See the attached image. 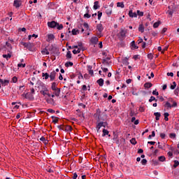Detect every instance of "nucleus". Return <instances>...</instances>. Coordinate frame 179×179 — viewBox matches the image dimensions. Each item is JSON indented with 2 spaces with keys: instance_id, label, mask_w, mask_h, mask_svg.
<instances>
[{
  "instance_id": "obj_43",
  "label": "nucleus",
  "mask_w": 179,
  "mask_h": 179,
  "mask_svg": "<svg viewBox=\"0 0 179 179\" xmlns=\"http://www.w3.org/2000/svg\"><path fill=\"white\" fill-rule=\"evenodd\" d=\"M136 15H137V16L142 17V16H143V12H142V11H141L139 10H137Z\"/></svg>"
},
{
  "instance_id": "obj_15",
  "label": "nucleus",
  "mask_w": 179,
  "mask_h": 179,
  "mask_svg": "<svg viewBox=\"0 0 179 179\" xmlns=\"http://www.w3.org/2000/svg\"><path fill=\"white\" fill-rule=\"evenodd\" d=\"M154 115L155 116L156 121H159V120H160V117H162V114L159 112L154 113Z\"/></svg>"
},
{
  "instance_id": "obj_17",
  "label": "nucleus",
  "mask_w": 179,
  "mask_h": 179,
  "mask_svg": "<svg viewBox=\"0 0 179 179\" xmlns=\"http://www.w3.org/2000/svg\"><path fill=\"white\" fill-rule=\"evenodd\" d=\"M152 86H153V84H152L151 83H145L144 84L145 89H150V87H152Z\"/></svg>"
},
{
  "instance_id": "obj_18",
  "label": "nucleus",
  "mask_w": 179,
  "mask_h": 179,
  "mask_svg": "<svg viewBox=\"0 0 179 179\" xmlns=\"http://www.w3.org/2000/svg\"><path fill=\"white\" fill-rule=\"evenodd\" d=\"M93 8H94V10H97V9H99V8H100V6L99 5V1H94Z\"/></svg>"
},
{
  "instance_id": "obj_26",
  "label": "nucleus",
  "mask_w": 179,
  "mask_h": 179,
  "mask_svg": "<svg viewBox=\"0 0 179 179\" xmlns=\"http://www.w3.org/2000/svg\"><path fill=\"white\" fill-rule=\"evenodd\" d=\"M122 64H124V65H129V62H128V57L124 58V59L122 60Z\"/></svg>"
},
{
  "instance_id": "obj_37",
  "label": "nucleus",
  "mask_w": 179,
  "mask_h": 179,
  "mask_svg": "<svg viewBox=\"0 0 179 179\" xmlns=\"http://www.w3.org/2000/svg\"><path fill=\"white\" fill-rule=\"evenodd\" d=\"M42 54H45L46 55H50V52H48V50H47V48L43 49L41 51Z\"/></svg>"
},
{
  "instance_id": "obj_53",
  "label": "nucleus",
  "mask_w": 179,
  "mask_h": 179,
  "mask_svg": "<svg viewBox=\"0 0 179 179\" xmlns=\"http://www.w3.org/2000/svg\"><path fill=\"white\" fill-rule=\"evenodd\" d=\"M147 163H148V160H146V159H143L141 160V164H143V166H146Z\"/></svg>"
},
{
  "instance_id": "obj_63",
  "label": "nucleus",
  "mask_w": 179,
  "mask_h": 179,
  "mask_svg": "<svg viewBox=\"0 0 179 179\" xmlns=\"http://www.w3.org/2000/svg\"><path fill=\"white\" fill-rule=\"evenodd\" d=\"M83 26H84V27H85V29H87L88 30V29H89V24H87V22H85Z\"/></svg>"
},
{
  "instance_id": "obj_8",
  "label": "nucleus",
  "mask_w": 179,
  "mask_h": 179,
  "mask_svg": "<svg viewBox=\"0 0 179 179\" xmlns=\"http://www.w3.org/2000/svg\"><path fill=\"white\" fill-rule=\"evenodd\" d=\"M96 29L98 30L99 34H101V31L104 30V27H103V24L100 23L96 25Z\"/></svg>"
},
{
  "instance_id": "obj_24",
  "label": "nucleus",
  "mask_w": 179,
  "mask_h": 179,
  "mask_svg": "<svg viewBox=\"0 0 179 179\" xmlns=\"http://www.w3.org/2000/svg\"><path fill=\"white\" fill-rule=\"evenodd\" d=\"M57 83L54 82L52 83V85H51V89L52 90H55L56 89H58V87H57Z\"/></svg>"
},
{
  "instance_id": "obj_64",
  "label": "nucleus",
  "mask_w": 179,
  "mask_h": 179,
  "mask_svg": "<svg viewBox=\"0 0 179 179\" xmlns=\"http://www.w3.org/2000/svg\"><path fill=\"white\" fill-rule=\"evenodd\" d=\"M76 178H78V173H74L73 175V179H76Z\"/></svg>"
},
{
  "instance_id": "obj_27",
  "label": "nucleus",
  "mask_w": 179,
  "mask_h": 179,
  "mask_svg": "<svg viewBox=\"0 0 179 179\" xmlns=\"http://www.w3.org/2000/svg\"><path fill=\"white\" fill-rule=\"evenodd\" d=\"M117 8H125V5L124 4V2H117Z\"/></svg>"
},
{
  "instance_id": "obj_57",
  "label": "nucleus",
  "mask_w": 179,
  "mask_h": 179,
  "mask_svg": "<svg viewBox=\"0 0 179 179\" xmlns=\"http://www.w3.org/2000/svg\"><path fill=\"white\" fill-rule=\"evenodd\" d=\"M160 138H162V139H165L166 138V134L161 133L160 134Z\"/></svg>"
},
{
  "instance_id": "obj_4",
  "label": "nucleus",
  "mask_w": 179,
  "mask_h": 179,
  "mask_svg": "<svg viewBox=\"0 0 179 179\" xmlns=\"http://www.w3.org/2000/svg\"><path fill=\"white\" fill-rule=\"evenodd\" d=\"M22 96H25V99H27L31 101H33V100H34V96L30 92H27L26 94L24 93L22 94Z\"/></svg>"
},
{
  "instance_id": "obj_31",
  "label": "nucleus",
  "mask_w": 179,
  "mask_h": 179,
  "mask_svg": "<svg viewBox=\"0 0 179 179\" xmlns=\"http://www.w3.org/2000/svg\"><path fill=\"white\" fill-rule=\"evenodd\" d=\"M66 68H68L69 66H73V63L72 62H67L65 63Z\"/></svg>"
},
{
  "instance_id": "obj_56",
  "label": "nucleus",
  "mask_w": 179,
  "mask_h": 179,
  "mask_svg": "<svg viewBox=\"0 0 179 179\" xmlns=\"http://www.w3.org/2000/svg\"><path fill=\"white\" fill-rule=\"evenodd\" d=\"M92 15L89 14V13H87L84 15V17H87V19H90Z\"/></svg>"
},
{
  "instance_id": "obj_21",
  "label": "nucleus",
  "mask_w": 179,
  "mask_h": 179,
  "mask_svg": "<svg viewBox=\"0 0 179 179\" xmlns=\"http://www.w3.org/2000/svg\"><path fill=\"white\" fill-rule=\"evenodd\" d=\"M42 78H45V80H47L50 78V74L48 73H42Z\"/></svg>"
},
{
  "instance_id": "obj_23",
  "label": "nucleus",
  "mask_w": 179,
  "mask_h": 179,
  "mask_svg": "<svg viewBox=\"0 0 179 179\" xmlns=\"http://www.w3.org/2000/svg\"><path fill=\"white\" fill-rule=\"evenodd\" d=\"M161 24H162V22L160 21L155 22L153 24L154 29H157V27H159V26H160Z\"/></svg>"
},
{
  "instance_id": "obj_40",
  "label": "nucleus",
  "mask_w": 179,
  "mask_h": 179,
  "mask_svg": "<svg viewBox=\"0 0 179 179\" xmlns=\"http://www.w3.org/2000/svg\"><path fill=\"white\" fill-rule=\"evenodd\" d=\"M164 107H167V108H172L171 103L169 101L166 102Z\"/></svg>"
},
{
  "instance_id": "obj_36",
  "label": "nucleus",
  "mask_w": 179,
  "mask_h": 179,
  "mask_svg": "<svg viewBox=\"0 0 179 179\" xmlns=\"http://www.w3.org/2000/svg\"><path fill=\"white\" fill-rule=\"evenodd\" d=\"M176 87H177V83H176V81H174V82L173 83V85H171L170 89H171V90H174V89H176Z\"/></svg>"
},
{
  "instance_id": "obj_29",
  "label": "nucleus",
  "mask_w": 179,
  "mask_h": 179,
  "mask_svg": "<svg viewBox=\"0 0 179 179\" xmlns=\"http://www.w3.org/2000/svg\"><path fill=\"white\" fill-rule=\"evenodd\" d=\"M64 131H66V132H69V131H72V127L71 126H66L64 129Z\"/></svg>"
},
{
  "instance_id": "obj_49",
  "label": "nucleus",
  "mask_w": 179,
  "mask_h": 179,
  "mask_svg": "<svg viewBox=\"0 0 179 179\" xmlns=\"http://www.w3.org/2000/svg\"><path fill=\"white\" fill-rule=\"evenodd\" d=\"M100 128H101V125L100 124V123H98V124L96 127V132H98V133L100 132Z\"/></svg>"
},
{
  "instance_id": "obj_12",
  "label": "nucleus",
  "mask_w": 179,
  "mask_h": 179,
  "mask_svg": "<svg viewBox=\"0 0 179 179\" xmlns=\"http://www.w3.org/2000/svg\"><path fill=\"white\" fill-rule=\"evenodd\" d=\"M46 102L48 103V104H52V106H55V101L52 98L47 99Z\"/></svg>"
},
{
  "instance_id": "obj_41",
  "label": "nucleus",
  "mask_w": 179,
  "mask_h": 179,
  "mask_svg": "<svg viewBox=\"0 0 179 179\" xmlns=\"http://www.w3.org/2000/svg\"><path fill=\"white\" fill-rule=\"evenodd\" d=\"M130 143H131V145H136V138H133L130 140Z\"/></svg>"
},
{
  "instance_id": "obj_25",
  "label": "nucleus",
  "mask_w": 179,
  "mask_h": 179,
  "mask_svg": "<svg viewBox=\"0 0 179 179\" xmlns=\"http://www.w3.org/2000/svg\"><path fill=\"white\" fill-rule=\"evenodd\" d=\"M103 134H102V136H106V135H108V134H110V131H108V130L103 129L102 131Z\"/></svg>"
},
{
  "instance_id": "obj_7",
  "label": "nucleus",
  "mask_w": 179,
  "mask_h": 179,
  "mask_svg": "<svg viewBox=\"0 0 179 179\" xmlns=\"http://www.w3.org/2000/svg\"><path fill=\"white\" fill-rule=\"evenodd\" d=\"M55 39V36H54V34H50L48 35V38L46 39V41H48V43H51V41H54V40Z\"/></svg>"
},
{
  "instance_id": "obj_51",
  "label": "nucleus",
  "mask_w": 179,
  "mask_h": 179,
  "mask_svg": "<svg viewBox=\"0 0 179 179\" xmlns=\"http://www.w3.org/2000/svg\"><path fill=\"white\" fill-rule=\"evenodd\" d=\"M176 134L175 133H171L169 134V138H171V139H176Z\"/></svg>"
},
{
  "instance_id": "obj_35",
  "label": "nucleus",
  "mask_w": 179,
  "mask_h": 179,
  "mask_svg": "<svg viewBox=\"0 0 179 179\" xmlns=\"http://www.w3.org/2000/svg\"><path fill=\"white\" fill-rule=\"evenodd\" d=\"M169 115H170V114L167 112L164 113V117L165 121H169Z\"/></svg>"
},
{
  "instance_id": "obj_2",
  "label": "nucleus",
  "mask_w": 179,
  "mask_h": 179,
  "mask_svg": "<svg viewBox=\"0 0 179 179\" xmlns=\"http://www.w3.org/2000/svg\"><path fill=\"white\" fill-rule=\"evenodd\" d=\"M48 27L50 29H55V27H57V30H62V29H64V25L62 24H59V23L55 21L48 22Z\"/></svg>"
},
{
  "instance_id": "obj_61",
  "label": "nucleus",
  "mask_w": 179,
  "mask_h": 179,
  "mask_svg": "<svg viewBox=\"0 0 179 179\" xmlns=\"http://www.w3.org/2000/svg\"><path fill=\"white\" fill-rule=\"evenodd\" d=\"M174 93L176 96H178V93H179V88H176L174 91Z\"/></svg>"
},
{
  "instance_id": "obj_14",
  "label": "nucleus",
  "mask_w": 179,
  "mask_h": 179,
  "mask_svg": "<svg viewBox=\"0 0 179 179\" xmlns=\"http://www.w3.org/2000/svg\"><path fill=\"white\" fill-rule=\"evenodd\" d=\"M22 45H24L25 48H31V43H25L21 42Z\"/></svg>"
},
{
  "instance_id": "obj_5",
  "label": "nucleus",
  "mask_w": 179,
  "mask_h": 179,
  "mask_svg": "<svg viewBox=\"0 0 179 179\" xmlns=\"http://www.w3.org/2000/svg\"><path fill=\"white\" fill-rule=\"evenodd\" d=\"M104 8L106 9V13L107 16H108V17L111 16V14L113 13V8L108 7V6H105Z\"/></svg>"
},
{
  "instance_id": "obj_22",
  "label": "nucleus",
  "mask_w": 179,
  "mask_h": 179,
  "mask_svg": "<svg viewBox=\"0 0 179 179\" xmlns=\"http://www.w3.org/2000/svg\"><path fill=\"white\" fill-rule=\"evenodd\" d=\"M138 31H141V33H143L145 31V27H143V24L139 25Z\"/></svg>"
},
{
  "instance_id": "obj_55",
  "label": "nucleus",
  "mask_w": 179,
  "mask_h": 179,
  "mask_svg": "<svg viewBox=\"0 0 179 179\" xmlns=\"http://www.w3.org/2000/svg\"><path fill=\"white\" fill-rule=\"evenodd\" d=\"M17 66H18V68H25L26 64H18Z\"/></svg>"
},
{
  "instance_id": "obj_3",
  "label": "nucleus",
  "mask_w": 179,
  "mask_h": 179,
  "mask_svg": "<svg viewBox=\"0 0 179 179\" xmlns=\"http://www.w3.org/2000/svg\"><path fill=\"white\" fill-rule=\"evenodd\" d=\"M38 88L41 89L40 93L43 94V96H45L47 94V92H48V89L47 88V86H45V84L43 83H40Z\"/></svg>"
},
{
  "instance_id": "obj_10",
  "label": "nucleus",
  "mask_w": 179,
  "mask_h": 179,
  "mask_svg": "<svg viewBox=\"0 0 179 179\" xmlns=\"http://www.w3.org/2000/svg\"><path fill=\"white\" fill-rule=\"evenodd\" d=\"M13 6H15V8H20V6H22V1L20 0H15Z\"/></svg>"
},
{
  "instance_id": "obj_20",
  "label": "nucleus",
  "mask_w": 179,
  "mask_h": 179,
  "mask_svg": "<svg viewBox=\"0 0 179 179\" xmlns=\"http://www.w3.org/2000/svg\"><path fill=\"white\" fill-rule=\"evenodd\" d=\"M96 83L101 87L104 85V80L103 78H100L96 81Z\"/></svg>"
},
{
  "instance_id": "obj_32",
  "label": "nucleus",
  "mask_w": 179,
  "mask_h": 179,
  "mask_svg": "<svg viewBox=\"0 0 179 179\" xmlns=\"http://www.w3.org/2000/svg\"><path fill=\"white\" fill-rule=\"evenodd\" d=\"M66 57L67 59H71V58H72V53L71 52V51L67 52Z\"/></svg>"
},
{
  "instance_id": "obj_11",
  "label": "nucleus",
  "mask_w": 179,
  "mask_h": 179,
  "mask_svg": "<svg viewBox=\"0 0 179 179\" xmlns=\"http://www.w3.org/2000/svg\"><path fill=\"white\" fill-rule=\"evenodd\" d=\"M129 17H131V18H133V17H138V14H136V13H134L132 11V10H130L129 11Z\"/></svg>"
},
{
  "instance_id": "obj_1",
  "label": "nucleus",
  "mask_w": 179,
  "mask_h": 179,
  "mask_svg": "<svg viewBox=\"0 0 179 179\" xmlns=\"http://www.w3.org/2000/svg\"><path fill=\"white\" fill-rule=\"evenodd\" d=\"M94 117H97L99 121H107V118L108 117V115H107V113H106L105 112H103L101 113V110H100V109L98 108L96 109V112L94 115Z\"/></svg>"
},
{
  "instance_id": "obj_9",
  "label": "nucleus",
  "mask_w": 179,
  "mask_h": 179,
  "mask_svg": "<svg viewBox=\"0 0 179 179\" xmlns=\"http://www.w3.org/2000/svg\"><path fill=\"white\" fill-rule=\"evenodd\" d=\"M53 94H55L56 97H59V95L61 94V88L53 90Z\"/></svg>"
},
{
  "instance_id": "obj_13",
  "label": "nucleus",
  "mask_w": 179,
  "mask_h": 179,
  "mask_svg": "<svg viewBox=\"0 0 179 179\" xmlns=\"http://www.w3.org/2000/svg\"><path fill=\"white\" fill-rule=\"evenodd\" d=\"M120 35L122 37V38H124V37H125V36H127V30H125L124 29H121V30L120 31Z\"/></svg>"
},
{
  "instance_id": "obj_28",
  "label": "nucleus",
  "mask_w": 179,
  "mask_h": 179,
  "mask_svg": "<svg viewBox=\"0 0 179 179\" xmlns=\"http://www.w3.org/2000/svg\"><path fill=\"white\" fill-rule=\"evenodd\" d=\"M131 45L133 48H134V50H138V48H139V47H138L136 44H135V41H131Z\"/></svg>"
},
{
  "instance_id": "obj_33",
  "label": "nucleus",
  "mask_w": 179,
  "mask_h": 179,
  "mask_svg": "<svg viewBox=\"0 0 179 179\" xmlns=\"http://www.w3.org/2000/svg\"><path fill=\"white\" fill-rule=\"evenodd\" d=\"M71 33H72L73 36H76L79 33V30H78L76 29H73L71 31Z\"/></svg>"
},
{
  "instance_id": "obj_16",
  "label": "nucleus",
  "mask_w": 179,
  "mask_h": 179,
  "mask_svg": "<svg viewBox=\"0 0 179 179\" xmlns=\"http://www.w3.org/2000/svg\"><path fill=\"white\" fill-rule=\"evenodd\" d=\"M91 43H92V44H97V43H99V38H97V37H92V38H91Z\"/></svg>"
},
{
  "instance_id": "obj_47",
  "label": "nucleus",
  "mask_w": 179,
  "mask_h": 179,
  "mask_svg": "<svg viewBox=\"0 0 179 179\" xmlns=\"http://www.w3.org/2000/svg\"><path fill=\"white\" fill-rule=\"evenodd\" d=\"M117 139H118V134L113 131V141H117Z\"/></svg>"
},
{
  "instance_id": "obj_62",
  "label": "nucleus",
  "mask_w": 179,
  "mask_h": 179,
  "mask_svg": "<svg viewBox=\"0 0 179 179\" xmlns=\"http://www.w3.org/2000/svg\"><path fill=\"white\" fill-rule=\"evenodd\" d=\"M57 128L62 131H64V125H58Z\"/></svg>"
},
{
  "instance_id": "obj_39",
  "label": "nucleus",
  "mask_w": 179,
  "mask_h": 179,
  "mask_svg": "<svg viewBox=\"0 0 179 179\" xmlns=\"http://www.w3.org/2000/svg\"><path fill=\"white\" fill-rule=\"evenodd\" d=\"M80 51H82V49L78 48L77 50H73V54H75V55L80 54Z\"/></svg>"
},
{
  "instance_id": "obj_48",
  "label": "nucleus",
  "mask_w": 179,
  "mask_h": 179,
  "mask_svg": "<svg viewBox=\"0 0 179 179\" xmlns=\"http://www.w3.org/2000/svg\"><path fill=\"white\" fill-rule=\"evenodd\" d=\"M100 128H101V125L100 124V123H98V124L96 127V132H98V133L100 132Z\"/></svg>"
},
{
  "instance_id": "obj_19",
  "label": "nucleus",
  "mask_w": 179,
  "mask_h": 179,
  "mask_svg": "<svg viewBox=\"0 0 179 179\" xmlns=\"http://www.w3.org/2000/svg\"><path fill=\"white\" fill-rule=\"evenodd\" d=\"M1 86H8V84L9 83V80H2L1 79Z\"/></svg>"
},
{
  "instance_id": "obj_34",
  "label": "nucleus",
  "mask_w": 179,
  "mask_h": 179,
  "mask_svg": "<svg viewBox=\"0 0 179 179\" xmlns=\"http://www.w3.org/2000/svg\"><path fill=\"white\" fill-rule=\"evenodd\" d=\"M99 124H101V127H103V128H106V127L108 125V123L107 122H99Z\"/></svg>"
},
{
  "instance_id": "obj_59",
  "label": "nucleus",
  "mask_w": 179,
  "mask_h": 179,
  "mask_svg": "<svg viewBox=\"0 0 179 179\" xmlns=\"http://www.w3.org/2000/svg\"><path fill=\"white\" fill-rule=\"evenodd\" d=\"M12 80H13V83H16L17 82V78L16 76H14L13 78H12Z\"/></svg>"
},
{
  "instance_id": "obj_45",
  "label": "nucleus",
  "mask_w": 179,
  "mask_h": 179,
  "mask_svg": "<svg viewBox=\"0 0 179 179\" xmlns=\"http://www.w3.org/2000/svg\"><path fill=\"white\" fill-rule=\"evenodd\" d=\"M78 47H80L78 48H80V50H83V51H85V49H83V45L82 42L78 43Z\"/></svg>"
},
{
  "instance_id": "obj_30",
  "label": "nucleus",
  "mask_w": 179,
  "mask_h": 179,
  "mask_svg": "<svg viewBox=\"0 0 179 179\" xmlns=\"http://www.w3.org/2000/svg\"><path fill=\"white\" fill-rule=\"evenodd\" d=\"M12 57V55L11 54H7V55H3V58H6V59H9Z\"/></svg>"
},
{
  "instance_id": "obj_44",
  "label": "nucleus",
  "mask_w": 179,
  "mask_h": 179,
  "mask_svg": "<svg viewBox=\"0 0 179 179\" xmlns=\"http://www.w3.org/2000/svg\"><path fill=\"white\" fill-rule=\"evenodd\" d=\"M158 159L159 162H165L166 161V157L164 156H160L158 157Z\"/></svg>"
},
{
  "instance_id": "obj_52",
  "label": "nucleus",
  "mask_w": 179,
  "mask_h": 179,
  "mask_svg": "<svg viewBox=\"0 0 179 179\" xmlns=\"http://www.w3.org/2000/svg\"><path fill=\"white\" fill-rule=\"evenodd\" d=\"M101 16H103V13L101 11H98V20L101 19Z\"/></svg>"
},
{
  "instance_id": "obj_42",
  "label": "nucleus",
  "mask_w": 179,
  "mask_h": 179,
  "mask_svg": "<svg viewBox=\"0 0 179 179\" xmlns=\"http://www.w3.org/2000/svg\"><path fill=\"white\" fill-rule=\"evenodd\" d=\"M152 101H157V99L153 96H151L149 99V103H152Z\"/></svg>"
},
{
  "instance_id": "obj_54",
  "label": "nucleus",
  "mask_w": 179,
  "mask_h": 179,
  "mask_svg": "<svg viewBox=\"0 0 179 179\" xmlns=\"http://www.w3.org/2000/svg\"><path fill=\"white\" fill-rule=\"evenodd\" d=\"M102 64H103V65H110V64L108 63V61H106V59H102Z\"/></svg>"
},
{
  "instance_id": "obj_6",
  "label": "nucleus",
  "mask_w": 179,
  "mask_h": 179,
  "mask_svg": "<svg viewBox=\"0 0 179 179\" xmlns=\"http://www.w3.org/2000/svg\"><path fill=\"white\" fill-rule=\"evenodd\" d=\"M56 76H57V72H55V71H52L49 75L50 82H53V80H55Z\"/></svg>"
},
{
  "instance_id": "obj_60",
  "label": "nucleus",
  "mask_w": 179,
  "mask_h": 179,
  "mask_svg": "<svg viewBox=\"0 0 179 179\" xmlns=\"http://www.w3.org/2000/svg\"><path fill=\"white\" fill-rule=\"evenodd\" d=\"M148 58L149 59H153V54H152V53L148 54Z\"/></svg>"
},
{
  "instance_id": "obj_58",
  "label": "nucleus",
  "mask_w": 179,
  "mask_h": 179,
  "mask_svg": "<svg viewBox=\"0 0 179 179\" xmlns=\"http://www.w3.org/2000/svg\"><path fill=\"white\" fill-rule=\"evenodd\" d=\"M47 111L48 113H51V114H54L55 113V110L51 108L48 109Z\"/></svg>"
},
{
  "instance_id": "obj_50",
  "label": "nucleus",
  "mask_w": 179,
  "mask_h": 179,
  "mask_svg": "<svg viewBox=\"0 0 179 179\" xmlns=\"http://www.w3.org/2000/svg\"><path fill=\"white\" fill-rule=\"evenodd\" d=\"M100 128H101V125L100 124V123H98V124L96 127V132H98V133L100 132Z\"/></svg>"
},
{
  "instance_id": "obj_38",
  "label": "nucleus",
  "mask_w": 179,
  "mask_h": 179,
  "mask_svg": "<svg viewBox=\"0 0 179 179\" xmlns=\"http://www.w3.org/2000/svg\"><path fill=\"white\" fill-rule=\"evenodd\" d=\"M173 163H174L173 168L177 169V167H178V166H179V162L177 160H175V161H173Z\"/></svg>"
},
{
  "instance_id": "obj_46",
  "label": "nucleus",
  "mask_w": 179,
  "mask_h": 179,
  "mask_svg": "<svg viewBox=\"0 0 179 179\" xmlns=\"http://www.w3.org/2000/svg\"><path fill=\"white\" fill-rule=\"evenodd\" d=\"M40 141H41V142L44 143L45 145L46 143H48V141H47V140L45 139V137L44 136H42L41 138H40Z\"/></svg>"
}]
</instances>
